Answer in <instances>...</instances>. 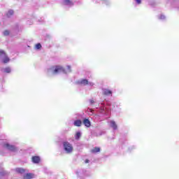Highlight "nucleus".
I'll use <instances>...</instances> for the list:
<instances>
[{"mask_svg": "<svg viewBox=\"0 0 179 179\" xmlns=\"http://www.w3.org/2000/svg\"><path fill=\"white\" fill-rule=\"evenodd\" d=\"M3 36H9V31L6 30L3 32Z\"/></svg>", "mask_w": 179, "mask_h": 179, "instance_id": "393cba45", "label": "nucleus"}, {"mask_svg": "<svg viewBox=\"0 0 179 179\" xmlns=\"http://www.w3.org/2000/svg\"><path fill=\"white\" fill-rule=\"evenodd\" d=\"M73 125L75 127H82V120H76L73 122Z\"/></svg>", "mask_w": 179, "mask_h": 179, "instance_id": "f3484780", "label": "nucleus"}, {"mask_svg": "<svg viewBox=\"0 0 179 179\" xmlns=\"http://www.w3.org/2000/svg\"><path fill=\"white\" fill-rule=\"evenodd\" d=\"M102 93L104 96H113V91L106 88L102 89Z\"/></svg>", "mask_w": 179, "mask_h": 179, "instance_id": "1a4fd4ad", "label": "nucleus"}, {"mask_svg": "<svg viewBox=\"0 0 179 179\" xmlns=\"http://www.w3.org/2000/svg\"><path fill=\"white\" fill-rule=\"evenodd\" d=\"M36 50H41V43H37L35 46Z\"/></svg>", "mask_w": 179, "mask_h": 179, "instance_id": "b1692460", "label": "nucleus"}, {"mask_svg": "<svg viewBox=\"0 0 179 179\" xmlns=\"http://www.w3.org/2000/svg\"><path fill=\"white\" fill-rule=\"evenodd\" d=\"M93 136H102V135H106V131H94L92 133Z\"/></svg>", "mask_w": 179, "mask_h": 179, "instance_id": "ddd939ff", "label": "nucleus"}, {"mask_svg": "<svg viewBox=\"0 0 179 179\" xmlns=\"http://www.w3.org/2000/svg\"><path fill=\"white\" fill-rule=\"evenodd\" d=\"M99 1L96 2H101L102 3H105V5H110V1L108 0H99Z\"/></svg>", "mask_w": 179, "mask_h": 179, "instance_id": "412c9836", "label": "nucleus"}, {"mask_svg": "<svg viewBox=\"0 0 179 179\" xmlns=\"http://www.w3.org/2000/svg\"><path fill=\"white\" fill-rule=\"evenodd\" d=\"M90 104H94V101L93 99L90 100Z\"/></svg>", "mask_w": 179, "mask_h": 179, "instance_id": "cd10ccee", "label": "nucleus"}, {"mask_svg": "<svg viewBox=\"0 0 179 179\" xmlns=\"http://www.w3.org/2000/svg\"><path fill=\"white\" fill-rule=\"evenodd\" d=\"M1 72H4V73H10V72H12V69L10 67H6L1 69Z\"/></svg>", "mask_w": 179, "mask_h": 179, "instance_id": "dca6fc26", "label": "nucleus"}, {"mask_svg": "<svg viewBox=\"0 0 179 179\" xmlns=\"http://www.w3.org/2000/svg\"><path fill=\"white\" fill-rule=\"evenodd\" d=\"M85 163H89V159H86Z\"/></svg>", "mask_w": 179, "mask_h": 179, "instance_id": "7c9ffc66", "label": "nucleus"}, {"mask_svg": "<svg viewBox=\"0 0 179 179\" xmlns=\"http://www.w3.org/2000/svg\"><path fill=\"white\" fill-rule=\"evenodd\" d=\"M78 85H81L82 86H86L87 85V83H89V80L87 79H80L78 80L77 82Z\"/></svg>", "mask_w": 179, "mask_h": 179, "instance_id": "9b49d317", "label": "nucleus"}, {"mask_svg": "<svg viewBox=\"0 0 179 179\" xmlns=\"http://www.w3.org/2000/svg\"><path fill=\"white\" fill-rule=\"evenodd\" d=\"M87 85H88V86H90L91 87H93V86H94V83L89 82V81H88V83Z\"/></svg>", "mask_w": 179, "mask_h": 179, "instance_id": "a878e982", "label": "nucleus"}, {"mask_svg": "<svg viewBox=\"0 0 179 179\" xmlns=\"http://www.w3.org/2000/svg\"><path fill=\"white\" fill-rule=\"evenodd\" d=\"M32 162L34 163V164H38L40 163V157L38 156L32 157Z\"/></svg>", "mask_w": 179, "mask_h": 179, "instance_id": "4468645a", "label": "nucleus"}, {"mask_svg": "<svg viewBox=\"0 0 179 179\" xmlns=\"http://www.w3.org/2000/svg\"><path fill=\"white\" fill-rule=\"evenodd\" d=\"M62 5H64V6H68V8H71V6H73V1L71 0H61Z\"/></svg>", "mask_w": 179, "mask_h": 179, "instance_id": "6e6552de", "label": "nucleus"}, {"mask_svg": "<svg viewBox=\"0 0 179 179\" xmlns=\"http://www.w3.org/2000/svg\"><path fill=\"white\" fill-rule=\"evenodd\" d=\"M72 70L71 69V66L67 65L66 69L64 68L62 66L57 65L52 66L48 69V75L51 76V75H59V73H71Z\"/></svg>", "mask_w": 179, "mask_h": 179, "instance_id": "f257e3e1", "label": "nucleus"}, {"mask_svg": "<svg viewBox=\"0 0 179 179\" xmlns=\"http://www.w3.org/2000/svg\"><path fill=\"white\" fill-rule=\"evenodd\" d=\"M0 57H3L2 62L3 64H8L10 59L8 56H6V54L5 53V51L0 50Z\"/></svg>", "mask_w": 179, "mask_h": 179, "instance_id": "423d86ee", "label": "nucleus"}, {"mask_svg": "<svg viewBox=\"0 0 179 179\" xmlns=\"http://www.w3.org/2000/svg\"><path fill=\"white\" fill-rule=\"evenodd\" d=\"M63 150H64L65 153H66L67 155H71V153L73 152V145L68 141H64Z\"/></svg>", "mask_w": 179, "mask_h": 179, "instance_id": "7ed1b4c3", "label": "nucleus"}, {"mask_svg": "<svg viewBox=\"0 0 179 179\" xmlns=\"http://www.w3.org/2000/svg\"><path fill=\"white\" fill-rule=\"evenodd\" d=\"M136 146L135 145H133V146H131V149H136Z\"/></svg>", "mask_w": 179, "mask_h": 179, "instance_id": "c85d7f7f", "label": "nucleus"}, {"mask_svg": "<svg viewBox=\"0 0 179 179\" xmlns=\"http://www.w3.org/2000/svg\"><path fill=\"white\" fill-rule=\"evenodd\" d=\"M76 116L80 120H83V124L85 125V127H87V128H90V126L92 125V122H90V120L83 116V114L78 113L76 114Z\"/></svg>", "mask_w": 179, "mask_h": 179, "instance_id": "20e7f679", "label": "nucleus"}, {"mask_svg": "<svg viewBox=\"0 0 179 179\" xmlns=\"http://www.w3.org/2000/svg\"><path fill=\"white\" fill-rule=\"evenodd\" d=\"M4 148H6L7 150H9V152H17V148L15 145L9 143L4 144Z\"/></svg>", "mask_w": 179, "mask_h": 179, "instance_id": "0eeeda50", "label": "nucleus"}, {"mask_svg": "<svg viewBox=\"0 0 179 179\" xmlns=\"http://www.w3.org/2000/svg\"><path fill=\"white\" fill-rule=\"evenodd\" d=\"M110 109L106 107L104 103H101L99 108H96V115L98 117H103V118H108L110 117Z\"/></svg>", "mask_w": 179, "mask_h": 179, "instance_id": "f03ea898", "label": "nucleus"}, {"mask_svg": "<svg viewBox=\"0 0 179 179\" xmlns=\"http://www.w3.org/2000/svg\"><path fill=\"white\" fill-rule=\"evenodd\" d=\"M101 149L99 147H95L92 150H91V153H99V152H100Z\"/></svg>", "mask_w": 179, "mask_h": 179, "instance_id": "aec40b11", "label": "nucleus"}, {"mask_svg": "<svg viewBox=\"0 0 179 179\" xmlns=\"http://www.w3.org/2000/svg\"><path fill=\"white\" fill-rule=\"evenodd\" d=\"M34 178V173H27L24 176V179H31Z\"/></svg>", "mask_w": 179, "mask_h": 179, "instance_id": "2eb2a0df", "label": "nucleus"}, {"mask_svg": "<svg viewBox=\"0 0 179 179\" xmlns=\"http://www.w3.org/2000/svg\"><path fill=\"white\" fill-rule=\"evenodd\" d=\"M13 15V10H9L6 14L7 17H10Z\"/></svg>", "mask_w": 179, "mask_h": 179, "instance_id": "4be33fe9", "label": "nucleus"}, {"mask_svg": "<svg viewBox=\"0 0 179 179\" xmlns=\"http://www.w3.org/2000/svg\"><path fill=\"white\" fill-rule=\"evenodd\" d=\"M6 174H8V172L3 168H0V177H3Z\"/></svg>", "mask_w": 179, "mask_h": 179, "instance_id": "a211bd4d", "label": "nucleus"}, {"mask_svg": "<svg viewBox=\"0 0 179 179\" xmlns=\"http://www.w3.org/2000/svg\"><path fill=\"white\" fill-rule=\"evenodd\" d=\"M16 30H19V25L16 26Z\"/></svg>", "mask_w": 179, "mask_h": 179, "instance_id": "c756f323", "label": "nucleus"}, {"mask_svg": "<svg viewBox=\"0 0 179 179\" xmlns=\"http://www.w3.org/2000/svg\"><path fill=\"white\" fill-rule=\"evenodd\" d=\"M76 175L78 178L83 179L85 177H87L89 176V172L85 169H78L76 171Z\"/></svg>", "mask_w": 179, "mask_h": 179, "instance_id": "39448f33", "label": "nucleus"}, {"mask_svg": "<svg viewBox=\"0 0 179 179\" xmlns=\"http://www.w3.org/2000/svg\"><path fill=\"white\" fill-rule=\"evenodd\" d=\"M137 5H141L142 3V0H134Z\"/></svg>", "mask_w": 179, "mask_h": 179, "instance_id": "bb28decb", "label": "nucleus"}, {"mask_svg": "<svg viewBox=\"0 0 179 179\" xmlns=\"http://www.w3.org/2000/svg\"><path fill=\"white\" fill-rule=\"evenodd\" d=\"M158 18L159 19V20H166V16L163 14H161Z\"/></svg>", "mask_w": 179, "mask_h": 179, "instance_id": "5701e85b", "label": "nucleus"}, {"mask_svg": "<svg viewBox=\"0 0 179 179\" xmlns=\"http://www.w3.org/2000/svg\"><path fill=\"white\" fill-rule=\"evenodd\" d=\"M14 171H15L18 174H24V173H27V169H24L23 168H16L14 169Z\"/></svg>", "mask_w": 179, "mask_h": 179, "instance_id": "f8f14e48", "label": "nucleus"}, {"mask_svg": "<svg viewBox=\"0 0 179 179\" xmlns=\"http://www.w3.org/2000/svg\"><path fill=\"white\" fill-rule=\"evenodd\" d=\"M110 127L113 129V131H117L118 129V126L117 125V123H115V121L110 120L109 122Z\"/></svg>", "mask_w": 179, "mask_h": 179, "instance_id": "9d476101", "label": "nucleus"}, {"mask_svg": "<svg viewBox=\"0 0 179 179\" xmlns=\"http://www.w3.org/2000/svg\"><path fill=\"white\" fill-rule=\"evenodd\" d=\"M80 136H82V132L80 131H78L76 133L75 135V139H76V141L80 139Z\"/></svg>", "mask_w": 179, "mask_h": 179, "instance_id": "6ab92c4d", "label": "nucleus"}]
</instances>
